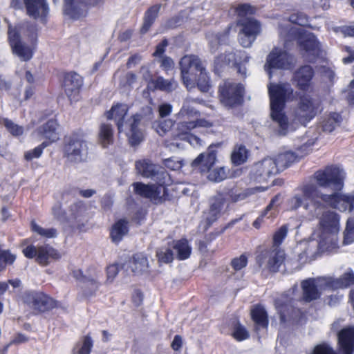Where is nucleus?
Masks as SVG:
<instances>
[{"label": "nucleus", "instance_id": "f257e3e1", "mask_svg": "<svg viewBox=\"0 0 354 354\" xmlns=\"http://www.w3.org/2000/svg\"><path fill=\"white\" fill-rule=\"evenodd\" d=\"M292 209L301 207L311 217L318 216L327 205L341 212L354 210V196L334 192L330 194L322 193L313 183L304 185L301 193L294 195L288 202Z\"/></svg>", "mask_w": 354, "mask_h": 354}, {"label": "nucleus", "instance_id": "f03ea898", "mask_svg": "<svg viewBox=\"0 0 354 354\" xmlns=\"http://www.w3.org/2000/svg\"><path fill=\"white\" fill-rule=\"evenodd\" d=\"M136 169L138 174L143 177L151 178L157 182L158 185L135 183L133 184L135 192L141 196L149 198L154 203H162L166 194L164 185L169 180L167 172L163 168L152 164L148 160L137 161Z\"/></svg>", "mask_w": 354, "mask_h": 354}, {"label": "nucleus", "instance_id": "7ed1b4c3", "mask_svg": "<svg viewBox=\"0 0 354 354\" xmlns=\"http://www.w3.org/2000/svg\"><path fill=\"white\" fill-rule=\"evenodd\" d=\"M279 36L287 47L296 41L301 54L309 62L313 61L321 53L320 44L315 36L301 27H288L286 24H281L279 26Z\"/></svg>", "mask_w": 354, "mask_h": 354}, {"label": "nucleus", "instance_id": "20e7f679", "mask_svg": "<svg viewBox=\"0 0 354 354\" xmlns=\"http://www.w3.org/2000/svg\"><path fill=\"white\" fill-rule=\"evenodd\" d=\"M310 218H318L319 224L317 234L318 237V247L322 251H331L338 247V233L340 229L339 216L335 212L322 209L318 216L311 217L306 212Z\"/></svg>", "mask_w": 354, "mask_h": 354}, {"label": "nucleus", "instance_id": "39448f33", "mask_svg": "<svg viewBox=\"0 0 354 354\" xmlns=\"http://www.w3.org/2000/svg\"><path fill=\"white\" fill-rule=\"evenodd\" d=\"M268 92L270 98L271 117L277 122L281 135L288 132V124L287 118L283 112L284 101L289 98L292 93V88L288 84H270L268 86Z\"/></svg>", "mask_w": 354, "mask_h": 354}, {"label": "nucleus", "instance_id": "423d86ee", "mask_svg": "<svg viewBox=\"0 0 354 354\" xmlns=\"http://www.w3.org/2000/svg\"><path fill=\"white\" fill-rule=\"evenodd\" d=\"M8 40L12 53L17 55L21 61L30 60L33 55L34 46L37 40V30L32 28L28 37L30 45H26L20 38V36L15 28L10 26L8 27Z\"/></svg>", "mask_w": 354, "mask_h": 354}, {"label": "nucleus", "instance_id": "0eeeda50", "mask_svg": "<svg viewBox=\"0 0 354 354\" xmlns=\"http://www.w3.org/2000/svg\"><path fill=\"white\" fill-rule=\"evenodd\" d=\"M345 173L336 166H328L316 171L313 179L317 185L324 188H330L334 191L340 190L344 185Z\"/></svg>", "mask_w": 354, "mask_h": 354}, {"label": "nucleus", "instance_id": "6e6552de", "mask_svg": "<svg viewBox=\"0 0 354 354\" xmlns=\"http://www.w3.org/2000/svg\"><path fill=\"white\" fill-rule=\"evenodd\" d=\"M88 145L81 136L72 135L66 140L64 148V156L73 165L82 163L88 157Z\"/></svg>", "mask_w": 354, "mask_h": 354}, {"label": "nucleus", "instance_id": "1a4fd4ad", "mask_svg": "<svg viewBox=\"0 0 354 354\" xmlns=\"http://www.w3.org/2000/svg\"><path fill=\"white\" fill-rule=\"evenodd\" d=\"M249 61V57L242 50L226 51L216 57L214 62V71L219 73L226 66L232 65L236 68L239 73L243 76L246 75L245 66Z\"/></svg>", "mask_w": 354, "mask_h": 354}, {"label": "nucleus", "instance_id": "9d476101", "mask_svg": "<svg viewBox=\"0 0 354 354\" xmlns=\"http://www.w3.org/2000/svg\"><path fill=\"white\" fill-rule=\"evenodd\" d=\"M180 65L183 84L188 89L194 88L196 78L205 69L201 60L194 55H186L181 59Z\"/></svg>", "mask_w": 354, "mask_h": 354}, {"label": "nucleus", "instance_id": "9b49d317", "mask_svg": "<svg viewBox=\"0 0 354 354\" xmlns=\"http://www.w3.org/2000/svg\"><path fill=\"white\" fill-rule=\"evenodd\" d=\"M339 351L342 354H352L354 351V327L343 328L338 333ZM310 354H336L326 344L316 346Z\"/></svg>", "mask_w": 354, "mask_h": 354}, {"label": "nucleus", "instance_id": "f8f14e48", "mask_svg": "<svg viewBox=\"0 0 354 354\" xmlns=\"http://www.w3.org/2000/svg\"><path fill=\"white\" fill-rule=\"evenodd\" d=\"M216 152L209 151L207 153H201L193 162L194 167L201 165L203 171H207V178L209 180L219 182L226 178V173L223 167L212 168L216 161Z\"/></svg>", "mask_w": 354, "mask_h": 354}, {"label": "nucleus", "instance_id": "ddd939ff", "mask_svg": "<svg viewBox=\"0 0 354 354\" xmlns=\"http://www.w3.org/2000/svg\"><path fill=\"white\" fill-rule=\"evenodd\" d=\"M243 87L240 84L230 81L225 82L220 86V101L226 107H232L242 101Z\"/></svg>", "mask_w": 354, "mask_h": 354}, {"label": "nucleus", "instance_id": "4468645a", "mask_svg": "<svg viewBox=\"0 0 354 354\" xmlns=\"http://www.w3.org/2000/svg\"><path fill=\"white\" fill-rule=\"evenodd\" d=\"M278 172L275 160L266 158L253 165L250 171V178L259 183L266 182Z\"/></svg>", "mask_w": 354, "mask_h": 354}, {"label": "nucleus", "instance_id": "2eb2a0df", "mask_svg": "<svg viewBox=\"0 0 354 354\" xmlns=\"http://www.w3.org/2000/svg\"><path fill=\"white\" fill-rule=\"evenodd\" d=\"M24 254L29 258H36V261L41 265L46 266L51 260L60 258L59 253L53 247L46 245L36 247L29 245L23 250Z\"/></svg>", "mask_w": 354, "mask_h": 354}, {"label": "nucleus", "instance_id": "dca6fc26", "mask_svg": "<svg viewBox=\"0 0 354 354\" xmlns=\"http://www.w3.org/2000/svg\"><path fill=\"white\" fill-rule=\"evenodd\" d=\"M238 24L242 26L239 33V41L245 48L250 47L261 32L260 24L253 18L239 20Z\"/></svg>", "mask_w": 354, "mask_h": 354}, {"label": "nucleus", "instance_id": "f3484780", "mask_svg": "<svg viewBox=\"0 0 354 354\" xmlns=\"http://www.w3.org/2000/svg\"><path fill=\"white\" fill-rule=\"evenodd\" d=\"M327 277H321L316 279H309L301 283L304 299L306 301L319 298L322 290L330 289Z\"/></svg>", "mask_w": 354, "mask_h": 354}, {"label": "nucleus", "instance_id": "a211bd4d", "mask_svg": "<svg viewBox=\"0 0 354 354\" xmlns=\"http://www.w3.org/2000/svg\"><path fill=\"white\" fill-rule=\"evenodd\" d=\"M292 61L293 58L286 51L275 48L268 55L264 68L271 77V69L289 68Z\"/></svg>", "mask_w": 354, "mask_h": 354}, {"label": "nucleus", "instance_id": "6ab92c4d", "mask_svg": "<svg viewBox=\"0 0 354 354\" xmlns=\"http://www.w3.org/2000/svg\"><path fill=\"white\" fill-rule=\"evenodd\" d=\"M317 105L313 99L307 95L300 97L297 108L295 111V118L301 124L305 125L317 112Z\"/></svg>", "mask_w": 354, "mask_h": 354}, {"label": "nucleus", "instance_id": "aec40b11", "mask_svg": "<svg viewBox=\"0 0 354 354\" xmlns=\"http://www.w3.org/2000/svg\"><path fill=\"white\" fill-rule=\"evenodd\" d=\"M313 142L308 141L297 149V152L286 151L279 153L274 159L277 165L278 171L283 170L289 167L291 164L297 162L300 158L303 157L311 149Z\"/></svg>", "mask_w": 354, "mask_h": 354}, {"label": "nucleus", "instance_id": "412c9836", "mask_svg": "<svg viewBox=\"0 0 354 354\" xmlns=\"http://www.w3.org/2000/svg\"><path fill=\"white\" fill-rule=\"evenodd\" d=\"M285 259L284 252L279 248H272L258 257L257 261L260 266H265L270 272H277Z\"/></svg>", "mask_w": 354, "mask_h": 354}, {"label": "nucleus", "instance_id": "4be33fe9", "mask_svg": "<svg viewBox=\"0 0 354 354\" xmlns=\"http://www.w3.org/2000/svg\"><path fill=\"white\" fill-rule=\"evenodd\" d=\"M183 142H187L196 147L201 145V140L196 136L189 134V132L183 133L182 131L176 129V132L173 136L165 141L166 147L171 151L184 148Z\"/></svg>", "mask_w": 354, "mask_h": 354}, {"label": "nucleus", "instance_id": "5701e85b", "mask_svg": "<svg viewBox=\"0 0 354 354\" xmlns=\"http://www.w3.org/2000/svg\"><path fill=\"white\" fill-rule=\"evenodd\" d=\"M149 261L142 254H136L133 258L123 265L127 272H131L134 275H142L149 272Z\"/></svg>", "mask_w": 354, "mask_h": 354}, {"label": "nucleus", "instance_id": "b1692460", "mask_svg": "<svg viewBox=\"0 0 354 354\" xmlns=\"http://www.w3.org/2000/svg\"><path fill=\"white\" fill-rule=\"evenodd\" d=\"M82 85V77L76 73L66 75L64 80L65 93L71 101L78 100L80 88Z\"/></svg>", "mask_w": 354, "mask_h": 354}, {"label": "nucleus", "instance_id": "393cba45", "mask_svg": "<svg viewBox=\"0 0 354 354\" xmlns=\"http://www.w3.org/2000/svg\"><path fill=\"white\" fill-rule=\"evenodd\" d=\"M27 302L31 308L39 311L48 310L57 306L53 299L42 292L30 295Z\"/></svg>", "mask_w": 354, "mask_h": 354}, {"label": "nucleus", "instance_id": "a878e982", "mask_svg": "<svg viewBox=\"0 0 354 354\" xmlns=\"http://www.w3.org/2000/svg\"><path fill=\"white\" fill-rule=\"evenodd\" d=\"M141 120V115L136 114L127 122L129 129L126 133L131 145H138L143 140V132L139 127Z\"/></svg>", "mask_w": 354, "mask_h": 354}, {"label": "nucleus", "instance_id": "bb28decb", "mask_svg": "<svg viewBox=\"0 0 354 354\" xmlns=\"http://www.w3.org/2000/svg\"><path fill=\"white\" fill-rule=\"evenodd\" d=\"M28 16L34 19H42L46 16L48 7L46 0H24Z\"/></svg>", "mask_w": 354, "mask_h": 354}, {"label": "nucleus", "instance_id": "cd10ccee", "mask_svg": "<svg viewBox=\"0 0 354 354\" xmlns=\"http://www.w3.org/2000/svg\"><path fill=\"white\" fill-rule=\"evenodd\" d=\"M57 123L55 120H49L44 125L40 127L33 133L35 138L48 140L46 143L55 142L59 139V135L57 132Z\"/></svg>", "mask_w": 354, "mask_h": 354}, {"label": "nucleus", "instance_id": "c85d7f7f", "mask_svg": "<svg viewBox=\"0 0 354 354\" xmlns=\"http://www.w3.org/2000/svg\"><path fill=\"white\" fill-rule=\"evenodd\" d=\"M313 77V71L310 66L300 68L295 74L294 81L297 86L302 90H306L310 85Z\"/></svg>", "mask_w": 354, "mask_h": 354}, {"label": "nucleus", "instance_id": "c756f323", "mask_svg": "<svg viewBox=\"0 0 354 354\" xmlns=\"http://www.w3.org/2000/svg\"><path fill=\"white\" fill-rule=\"evenodd\" d=\"M129 232V222L126 219L117 221L111 227L110 237L115 243H120Z\"/></svg>", "mask_w": 354, "mask_h": 354}, {"label": "nucleus", "instance_id": "7c9ffc66", "mask_svg": "<svg viewBox=\"0 0 354 354\" xmlns=\"http://www.w3.org/2000/svg\"><path fill=\"white\" fill-rule=\"evenodd\" d=\"M128 112L127 104H118L112 106L111 109L106 113V118L115 121L118 131H122L124 119Z\"/></svg>", "mask_w": 354, "mask_h": 354}, {"label": "nucleus", "instance_id": "2f4dec72", "mask_svg": "<svg viewBox=\"0 0 354 354\" xmlns=\"http://www.w3.org/2000/svg\"><path fill=\"white\" fill-rule=\"evenodd\" d=\"M331 290L346 288L354 283V272L348 269L339 279H334L331 277H327Z\"/></svg>", "mask_w": 354, "mask_h": 354}, {"label": "nucleus", "instance_id": "473e14b6", "mask_svg": "<svg viewBox=\"0 0 354 354\" xmlns=\"http://www.w3.org/2000/svg\"><path fill=\"white\" fill-rule=\"evenodd\" d=\"M73 275L77 280L83 282L86 287L91 286L92 290L89 292H86L87 296L93 295L97 290L99 287V277L97 274L93 276H87L84 274L82 270H75L73 271Z\"/></svg>", "mask_w": 354, "mask_h": 354}, {"label": "nucleus", "instance_id": "72a5a7b5", "mask_svg": "<svg viewBox=\"0 0 354 354\" xmlns=\"http://www.w3.org/2000/svg\"><path fill=\"white\" fill-rule=\"evenodd\" d=\"M251 317L255 323L256 330L268 327V315L263 306L260 305L254 306L251 310Z\"/></svg>", "mask_w": 354, "mask_h": 354}, {"label": "nucleus", "instance_id": "f704fd0d", "mask_svg": "<svg viewBox=\"0 0 354 354\" xmlns=\"http://www.w3.org/2000/svg\"><path fill=\"white\" fill-rule=\"evenodd\" d=\"M66 15L71 18L77 19L84 15L82 8V4H80L79 0H64Z\"/></svg>", "mask_w": 354, "mask_h": 354}, {"label": "nucleus", "instance_id": "c9c22d12", "mask_svg": "<svg viewBox=\"0 0 354 354\" xmlns=\"http://www.w3.org/2000/svg\"><path fill=\"white\" fill-rule=\"evenodd\" d=\"M212 124L208 120L198 119L196 121H182L177 124V129L182 131L183 133L189 132L196 127H210Z\"/></svg>", "mask_w": 354, "mask_h": 354}, {"label": "nucleus", "instance_id": "e433bc0d", "mask_svg": "<svg viewBox=\"0 0 354 354\" xmlns=\"http://www.w3.org/2000/svg\"><path fill=\"white\" fill-rule=\"evenodd\" d=\"M113 131L111 126L102 124L99 131V142L103 147H106L113 143Z\"/></svg>", "mask_w": 354, "mask_h": 354}, {"label": "nucleus", "instance_id": "4c0bfd02", "mask_svg": "<svg viewBox=\"0 0 354 354\" xmlns=\"http://www.w3.org/2000/svg\"><path fill=\"white\" fill-rule=\"evenodd\" d=\"M173 249L177 254V257L180 259H186L191 253V248L186 240H179L175 241L173 245Z\"/></svg>", "mask_w": 354, "mask_h": 354}, {"label": "nucleus", "instance_id": "58836bf2", "mask_svg": "<svg viewBox=\"0 0 354 354\" xmlns=\"http://www.w3.org/2000/svg\"><path fill=\"white\" fill-rule=\"evenodd\" d=\"M155 88L165 92H171L177 88L178 84L174 80H165L162 77H158L152 82Z\"/></svg>", "mask_w": 354, "mask_h": 354}, {"label": "nucleus", "instance_id": "ea45409f", "mask_svg": "<svg viewBox=\"0 0 354 354\" xmlns=\"http://www.w3.org/2000/svg\"><path fill=\"white\" fill-rule=\"evenodd\" d=\"M248 158V151L243 145L236 146L232 153L231 160L234 165H241Z\"/></svg>", "mask_w": 354, "mask_h": 354}, {"label": "nucleus", "instance_id": "a19ab883", "mask_svg": "<svg viewBox=\"0 0 354 354\" xmlns=\"http://www.w3.org/2000/svg\"><path fill=\"white\" fill-rule=\"evenodd\" d=\"M195 100H185L177 114L178 118H192L198 115V111L193 106Z\"/></svg>", "mask_w": 354, "mask_h": 354}, {"label": "nucleus", "instance_id": "79ce46f5", "mask_svg": "<svg viewBox=\"0 0 354 354\" xmlns=\"http://www.w3.org/2000/svg\"><path fill=\"white\" fill-rule=\"evenodd\" d=\"M174 126V122L171 119H161L153 123V128L161 136H165Z\"/></svg>", "mask_w": 354, "mask_h": 354}, {"label": "nucleus", "instance_id": "37998d69", "mask_svg": "<svg viewBox=\"0 0 354 354\" xmlns=\"http://www.w3.org/2000/svg\"><path fill=\"white\" fill-rule=\"evenodd\" d=\"M340 115L336 113H333L328 118L324 120L322 126L324 131L332 132L340 122Z\"/></svg>", "mask_w": 354, "mask_h": 354}, {"label": "nucleus", "instance_id": "c03bdc74", "mask_svg": "<svg viewBox=\"0 0 354 354\" xmlns=\"http://www.w3.org/2000/svg\"><path fill=\"white\" fill-rule=\"evenodd\" d=\"M32 231L45 238H54L57 236V230L55 228H44L37 225L35 221L31 222Z\"/></svg>", "mask_w": 354, "mask_h": 354}, {"label": "nucleus", "instance_id": "a18cd8bd", "mask_svg": "<svg viewBox=\"0 0 354 354\" xmlns=\"http://www.w3.org/2000/svg\"><path fill=\"white\" fill-rule=\"evenodd\" d=\"M228 34V30L225 32L224 34L218 35L211 34L208 35V40L209 44V47L212 52L216 51L218 48V44L221 43H224L227 39Z\"/></svg>", "mask_w": 354, "mask_h": 354}, {"label": "nucleus", "instance_id": "49530a36", "mask_svg": "<svg viewBox=\"0 0 354 354\" xmlns=\"http://www.w3.org/2000/svg\"><path fill=\"white\" fill-rule=\"evenodd\" d=\"M232 337L237 341H243L249 337V333L246 328L237 322L232 333Z\"/></svg>", "mask_w": 354, "mask_h": 354}, {"label": "nucleus", "instance_id": "de8ad7c7", "mask_svg": "<svg viewBox=\"0 0 354 354\" xmlns=\"http://www.w3.org/2000/svg\"><path fill=\"white\" fill-rule=\"evenodd\" d=\"M196 84L202 92H207L210 88L209 79L205 69L196 78Z\"/></svg>", "mask_w": 354, "mask_h": 354}, {"label": "nucleus", "instance_id": "09e8293b", "mask_svg": "<svg viewBox=\"0 0 354 354\" xmlns=\"http://www.w3.org/2000/svg\"><path fill=\"white\" fill-rule=\"evenodd\" d=\"M2 123L12 136H18L22 135L24 133V128L14 123L12 120L4 118L2 120Z\"/></svg>", "mask_w": 354, "mask_h": 354}, {"label": "nucleus", "instance_id": "8fccbe9b", "mask_svg": "<svg viewBox=\"0 0 354 354\" xmlns=\"http://www.w3.org/2000/svg\"><path fill=\"white\" fill-rule=\"evenodd\" d=\"M156 256L159 262L163 263H168L172 261L174 259L173 252L170 248H162L157 251Z\"/></svg>", "mask_w": 354, "mask_h": 354}, {"label": "nucleus", "instance_id": "3c124183", "mask_svg": "<svg viewBox=\"0 0 354 354\" xmlns=\"http://www.w3.org/2000/svg\"><path fill=\"white\" fill-rule=\"evenodd\" d=\"M221 211L214 207V203L209 206L207 212L204 213V219L205 220L207 225H210L213 222L217 220L221 214Z\"/></svg>", "mask_w": 354, "mask_h": 354}, {"label": "nucleus", "instance_id": "603ef678", "mask_svg": "<svg viewBox=\"0 0 354 354\" xmlns=\"http://www.w3.org/2000/svg\"><path fill=\"white\" fill-rule=\"evenodd\" d=\"M354 241V219H348L344 232V243L350 244Z\"/></svg>", "mask_w": 354, "mask_h": 354}, {"label": "nucleus", "instance_id": "864d4df0", "mask_svg": "<svg viewBox=\"0 0 354 354\" xmlns=\"http://www.w3.org/2000/svg\"><path fill=\"white\" fill-rule=\"evenodd\" d=\"M16 257L8 251L0 250V271L3 270L7 264L12 263Z\"/></svg>", "mask_w": 354, "mask_h": 354}, {"label": "nucleus", "instance_id": "5fc2aeb1", "mask_svg": "<svg viewBox=\"0 0 354 354\" xmlns=\"http://www.w3.org/2000/svg\"><path fill=\"white\" fill-rule=\"evenodd\" d=\"M48 145V143L43 142L41 145L35 147L32 150L28 151L24 154V158L27 160H31L34 158H38L41 156L43 149Z\"/></svg>", "mask_w": 354, "mask_h": 354}, {"label": "nucleus", "instance_id": "6e6d98bb", "mask_svg": "<svg viewBox=\"0 0 354 354\" xmlns=\"http://www.w3.org/2000/svg\"><path fill=\"white\" fill-rule=\"evenodd\" d=\"M288 233V227L286 225L281 226L274 234L272 248H279Z\"/></svg>", "mask_w": 354, "mask_h": 354}, {"label": "nucleus", "instance_id": "4d7b16f0", "mask_svg": "<svg viewBox=\"0 0 354 354\" xmlns=\"http://www.w3.org/2000/svg\"><path fill=\"white\" fill-rule=\"evenodd\" d=\"M235 11L239 17H245L254 13L255 8L249 4H239L235 7Z\"/></svg>", "mask_w": 354, "mask_h": 354}, {"label": "nucleus", "instance_id": "13d9d810", "mask_svg": "<svg viewBox=\"0 0 354 354\" xmlns=\"http://www.w3.org/2000/svg\"><path fill=\"white\" fill-rule=\"evenodd\" d=\"M226 203L225 196L223 194L218 193L209 199V206L214 203V207L222 210Z\"/></svg>", "mask_w": 354, "mask_h": 354}, {"label": "nucleus", "instance_id": "bf43d9fd", "mask_svg": "<svg viewBox=\"0 0 354 354\" xmlns=\"http://www.w3.org/2000/svg\"><path fill=\"white\" fill-rule=\"evenodd\" d=\"M248 263V259L245 255H241L239 257L234 258L231 261V266L236 271L245 268Z\"/></svg>", "mask_w": 354, "mask_h": 354}, {"label": "nucleus", "instance_id": "052dcab7", "mask_svg": "<svg viewBox=\"0 0 354 354\" xmlns=\"http://www.w3.org/2000/svg\"><path fill=\"white\" fill-rule=\"evenodd\" d=\"M93 347V341L88 336L84 337L82 344L79 348L78 354H90L91 348Z\"/></svg>", "mask_w": 354, "mask_h": 354}, {"label": "nucleus", "instance_id": "680f3d73", "mask_svg": "<svg viewBox=\"0 0 354 354\" xmlns=\"http://www.w3.org/2000/svg\"><path fill=\"white\" fill-rule=\"evenodd\" d=\"M160 8V6L159 5H156L149 8L148 11L146 12L145 19L147 21H149L151 23H153L155 19L158 16Z\"/></svg>", "mask_w": 354, "mask_h": 354}, {"label": "nucleus", "instance_id": "e2e57ef3", "mask_svg": "<svg viewBox=\"0 0 354 354\" xmlns=\"http://www.w3.org/2000/svg\"><path fill=\"white\" fill-rule=\"evenodd\" d=\"M160 8V6L159 5H156L149 8L148 11L146 12L145 19L147 21H149L151 23H153L155 19L158 16Z\"/></svg>", "mask_w": 354, "mask_h": 354}, {"label": "nucleus", "instance_id": "0e129e2a", "mask_svg": "<svg viewBox=\"0 0 354 354\" xmlns=\"http://www.w3.org/2000/svg\"><path fill=\"white\" fill-rule=\"evenodd\" d=\"M165 165L167 168L171 170H178L182 167L183 162L177 158H171L165 160Z\"/></svg>", "mask_w": 354, "mask_h": 354}, {"label": "nucleus", "instance_id": "69168bd1", "mask_svg": "<svg viewBox=\"0 0 354 354\" xmlns=\"http://www.w3.org/2000/svg\"><path fill=\"white\" fill-rule=\"evenodd\" d=\"M172 111V106L170 104L164 103L158 106V115L160 118L167 117L170 115Z\"/></svg>", "mask_w": 354, "mask_h": 354}, {"label": "nucleus", "instance_id": "338daca9", "mask_svg": "<svg viewBox=\"0 0 354 354\" xmlns=\"http://www.w3.org/2000/svg\"><path fill=\"white\" fill-rule=\"evenodd\" d=\"M119 271V266L118 264H111L106 268L107 281L112 282L117 276Z\"/></svg>", "mask_w": 354, "mask_h": 354}, {"label": "nucleus", "instance_id": "774afa93", "mask_svg": "<svg viewBox=\"0 0 354 354\" xmlns=\"http://www.w3.org/2000/svg\"><path fill=\"white\" fill-rule=\"evenodd\" d=\"M289 21L293 24L302 26L307 22L306 16L301 13L292 15L289 18Z\"/></svg>", "mask_w": 354, "mask_h": 354}]
</instances>
